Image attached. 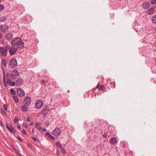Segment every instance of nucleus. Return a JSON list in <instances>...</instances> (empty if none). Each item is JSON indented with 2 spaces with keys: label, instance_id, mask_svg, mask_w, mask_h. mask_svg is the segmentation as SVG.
I'll return each mask as SVG.
<instances>
[{
  "label": "nucleus",
  "instance_id": "f257e3e1",
  "mask_svg": "<svg viewBox=\"0 0 156 156\" xmlns=\"http://www.w3.org/2000/svg\"><path fill=\"white\" fill-rule=\"evenodd\" d=\"M43 102L41 100H38L36 102L35 107L37 109H39L43 106Z\"/></svg>",
  "mask_w": 156,
  "mask_h": 156
},
{
  "label": "nucleus",
  "instance_id": "f03ea898",
  "mask_svg": "<svg viewBox=\"0 0 156 156\" xmlns=\"http://www.w3.org/2000/svg\"><path fill=\"white\" fill-rule=\"evenodd\" d=\"M19 73L18 70H15L11 73V76L12 79H15L19 76Z\"/></svg>",
  "mask_w": 156,
  "mask_h": 156
},
{
  "label": "nucleus",
  "instance_id": "7ed1b4c3",
  "mask_svg": "<svg viewBox=\"0 0 156 156\" xmlns=\"http://www.w3.org/2000/svg\"><path fill=\"white\" fill-rule=\"evenodd\" d=\"M21 41V39L20 37H17L14 38L11 41V44L13 46H16L18 43Z\"/></svg>",
  "mask_w": 156,
  "mask_h": 156
},
{
  "label": "nucleus",
  "instance_id": "20e7f679",
  "mask_svg": "<svg viewBox=\"0 0 156 156\" xmlns=\"http://www.w3.org/2000/svg\"><path fill=\"white\" fill-rule=\"evenodd\" d=\"M17 49H18L16 48H15V47H11L9 50L10 55H15L17 51Z\"/></svg>",
  "mask_w": 156,
  "mask_h": 156
},
{
  "label": "nucleus",
  "instance_id": "39448f33",
  "mask_svg": "<svg viewBox=\"0 0 156 156\" xmlns=\"http://www.w3.org/2000/svg\"><path fill=\"white\" fill-rule=\"evenodd\" d=\"M10 65L12 68H14L17 65V62L16 59L12 58L10 62Z\"/></svg>",
  "mask_w": 156,
  "mask_h": 156
},
{
  "label": "nucleus",
  "instance_id": "423d86ee",
  "mask_svg": "<svg viewBox=\"0 0 156 156\" xmlns=\"http://www.w3.org/2000/svg\"><path fill=\"white\" fill-rule=\"evenodd\" d=\"M61 131L58 128L56 127L52 132V133L55 136H58L61 134Z\"/></svg>",
  "mask_w": 156,
  "mask_h": 156
},
{
  "label": "nucleus",
  "instance_id": "0eeeda50",
  "mask_svg": "<svg viewBox=\"0 0 156 156\" xmlns=\"http://www.w3.org/2000/svg\"><path fill=\"white\" fill-rule=\"evenodd\" d=\"M24 104L26 106H29L31 103V98L28 96L24 100Z\"/></svg>",
  "mask_w": 156,
  "mask_h": 156
},
{
  "label": "nucleus",
  "instance_id": "6e6552de",
  "mask_svg": "<svg viewBox=\"0 0 156 156\" xmlns=\"http://www.w3.org/2000/svg\"><path fill=\"white\" fill-rule=\"evenodd\" d=\"M98 88L99 90H103L104 92H105L107 91V90H105V87L104 85L101 86L98 83L96 86L95 89Z\"/></svg>",
  "mask_w": 156,
  "mask_h": 156
},
{
  "label": "nucleus",
  "instance_id": "1a4fd4ad",
  "mask_svg": "<svg viewBox=\"0 0 156 156\" xmlns=\"http://www.w3.org/2000/svg\"><path fill=\"white\" fill-rule=\"evenodd\" d=\"M17 93L18 95L21 97H23L24 96L25 94L23 89L21 88H19L17 90Z\"/></svg>",
  "mask_w": 156,
  "mask_h": 156
},
{
  "label": "nucleus",
  "instance_id": "9d476101",
  "mask_svg": "<svg viewBox=\"0 0 156 156\" xmlns=\"http://www.w3.org/2000/svg\"><path fill=\"white\" fill-rule=\"evenodd\" d=\"M6 128L11 133H15L16 132V131L14 130V128L11 125H10V127H9L8 126L7 124H6Z\"/></svg>",
  "mask_w": 156,
  "mask_h": 156
},
{
  "label": "nucleus",
  "instance_id": "9b49d317",
  "mask_svg": "<svg viewBox=\"0 0 156 156\" xmlns=\"http://www.w3.org/2000/svg\"><path fill=\"white\" fill-rule=\"evenodd\" d=\"M24 43L21 41L19 42H18L16 44V46H17V49H22L24 47Z\"/></svg>",
  "mask_w": 156,
  "mask_h": 156
},
{
  "label": "nucleus",
  "instance_id": "f8f14e48",
  "mask_svg": "<svg viewBox=\"0 0 156 156\" xmlns=\"http://www.w3.org/2000/svg\"><path fill=\"white\" fill-rule=\"evenodd\" d=\"M0 51L2 56H5L6 55L7 53V50L6 49L5 50L2 47H1L0 48Z\"/></svg>",
  "mask_w": 156,
  "mask_h": 156
},
{
  "label": "nucleus",
  "instance_id": "ddd939ff",
  "mask_svg": "<svg viewBox=\"0 0 156 156\" xmlns=\"http://www.w3.org/2000/svg\"><path fill=\"white\" fill-rule=\"evenodd\" d=\"M143 7L145 9H148L150 6V3L148 2H144L143 3Z\"/></svg>",
  "mask_w": 156,
  "mask_h": 156
},
{
  "label": "nucleus",
  "instance_id": "4468645a",
  "mask_svg": "<svg viewBox=\"0 0 156 156\" xmlns=\"http://www.w3.org/2000/svg\"><path fill=\"white\" fill-rule=\"evenodd\" d=\"M23 80L21 78H18L16 81V84L18 86H20L23 84Z\"/></svg>",
  "mask_w": 156,
  "mask_h": 156
},
{
  "label": "nucleus",
  "instance_id": "2eb2a0df",
  "mask_svg": "<svg viewBox=\"0 0 156 156\" xmlns=\"http://www.w3.org/2000/svg\"><path fill=\"white\" fill-rule=\"evenodd\" d=\"M5 37L6 38L7 40H10L12 39L13 36L12 34L11 33H7L6 34Z\"/></svg>",
  "mask_w": 156,
  "mask_h": 156
},
{
  "label": "nucleus",
  "instance_id": "dca6fc26",
  "mask_svg": "<svg viewBox=\"0 0 156 156\" xmlns=\"http://www.w3.org/2000/svg\"><path fill=\"white\" fill-rule=\"evenodd\" d=\"M49 81H50V79L49 77L48 76H45L44 77L43 79L42 80V83L43 84V82H46V83H49Z\"/></svg>",
  "mask_w": 156,
  "mask_h": 156
},
{
  "label": "nucleus",
  "instance_id": "f3484780",
  "mask_svg": "<svg viewBox=\"0 0 156 156\" xmlns=\"http://www.w3.org/2000/svg\"><path fill=\"white\" fill-rule=\"evenodd\" d=\"M111 143L115 145L117 143V140L116 138L115 137H112L110 140Z\"/></svg>",
  "mask_w": 156,
  "mask_h": 156
},
{
  "label": "nucleus",
  "instance_id": "a211bd4d",
  "mask_svg": "<svg viewBox=\"0 0 156 156\" xmlns=\"http://www.w3.org/2000/svg\"><path fill=\"white\" fill-rule=\"evenodd\" d=\"M112 84L113 85H114V88L115 87V86L114 83H107L105 84V86H104L105 87V90L107 88V90H109L110 89V87L109 86V85H111Z\"/></svg>",
  "mask_w": 156,
  "mask_h": 156
},
{
  "label": "nucleus",
  "instance_id": "6ab92c4d",
  "mask_svg": "<svg viewBox=\"0 0 156 156\" xmlns=\"http://www.w3.org/2000/svg\"><path fill=\"white\" fill-rule=\"evenodd\" d=\"M49 111V108L47 106L45 109H43L42 111V112L43 115H46L47 114Z\"/></svg>",
  "mask_w": 156,
  "mask_h": 156
},
{
  "label": "nucleus",
  "instance_id": "aec40b11",
  "mask_svg": "<svg viewBox=\"0 0 156 156\" xmlns=\"http://www.w3.org/2000/svg\"><path fill=\"white\" fill-rule=\"evenodd\" d=\"M154 9L153 7H152L149 9L148 11V14L149 15H151L154 13Z\"/></svg>",
  "mask_w": 156,
  "mask_h": 156
},
{
  "label": "nucleus",
  "instance_id": "412c9836",
  "mask_svg": "<svg viewBox=\"0 0 156 156\" xmlns=\"http://www.w3.org/2000/svg\"><path fill=\"white\" fill-rule=\"evenodd\" d=\"M46 135L48 136L49 138L52 139V140H55V137L53 136H52L49 133H46Z\"/></svg>",
  "mask_w": 156,
  "mask_h": 156
},
{
  "label": "nucleus",
  "instance_id": "4be33fe9",
  "mask_svg": "<svg viewBox=\"0 0 156 156\" xmlns=\"http://www.w3.org/2000/svg\"><path fill=\"white\" fill-rule=\"evenodd\" d=\"M4 32H7L9 29V27H8L7 24H5L4 26Z\"/></svg>",
  "mask_w": 156,
  "mask_h": 156
},
{
  "label": "nucleus",
  "instance_id": "5701e85b",
  "mask_svg": "<svg viewBox=\"0 0 156 156\" xmlns=\"http://www.w3.org/2000/svg\"><path fill=\"white\" fill-rule=\"evenodd\" d=\"M26 106L25 105L24 106H21L22 109L23 111L27 112V108L26 107Z\"/></svg>",
  "mask_w": 156,
  "mask_h": 156
},
{
  "label": "nucleus",
  "instance_id": "b1692460",
  "mask_svg": "<svg viewBox=\"0 0 156 156\" xmlns=\"http://www.w3.org/2000/svg\"><path fill=\"white\" fill-rule=\"evenodd\" d=\"M13 97L15 102L16 103H17L19 101L18 96L17 95H15L13 96Z\"/></svg>",
  "mask_w": 156,
  "mask_h": 156
},
{
  "label": "nucleus",
  "instance_id": "393cba45",
  "mask_svg": "<svg viewBox=\"0 0 156 156\" xmlns=\"http://www.w3.org/2000/svg\"><path fill=\"white\" fill-rule=\"evenodd\" d=\"M152 21L154 23H156V15L153 16L152 17Z\"/></svg>",
  "mask_w": 156,
  "mask_h": 156
},
{
  "label": "nucleus",
  "instance_id": "a878e982",
  "mask_svg": "<svg viewBox=\"0 0 156 156\" xmlns=\"http://www.w3.org/2000/svg\"><path fill=\"white\" fill-rule=\"evenodd\" d=\"M26 20L27 21H30L31 20V16L29 15H27L26 16Z\"/></svg>",
  "mask_w": 156,
  "mask_h": 156
},
{
  "label": "nucleus",
  "instance_id": "bb28decb",
  "mask_svg": "<svg viewBox=\"0 0 156 156\" xmlns=\"http://www.w3.org/2000/svg\"><path fill=\"white\" fill-rule=\"evenodd\" d=\"M35 126L37 129H39L40 130L41 129V125L39 124L38 123H36L35 124Z\"/></svg>",
  "mask_w": 156,
  "mask_h": 156
},
{
  "label": "nucleus",
  "instance_id": "cd10ccee",
  "mask_svg": "<svg viewBox=\"0 0 156 156\" xmlns=\"http://www.w3.org/2000/svg\"><path fill=\"white\" fill-rule=\"evenodd\" d=\"M10 91L12 93V95H15L16 94V91L13 89H11L10 90Z\"/></svg>",
  "mask_w": 156,
  "mask_h": 156
},
{
  "label": "nucleus",
  "instance_id": "c85d7f7f",
  "mask_svg": "<svg viewBox=\"0 0 156 156\" xmlns=\"http://www.w3.org/2000/svg\"><path fill=\"white\" fill-rule=\"evenodd\" d=\"M56 145L58 147H59L60 148H61L62 147V145L61 144H60V143H59V142H56V143H55Z\"/></svg>",
  "mask_w": 156,
  "mask_h": 156
},
{
  "label": "nucleus",
  "instance_id": "c756f323",
  "mask_svg": "<svg viewBox=\"0 0 156 156\" xmlns=\"http://www.w3.org/2000/svg\"><path fill=\"white\" fill-rule=\"evenodd\" d=\"M1 62L2 63V64L4 66L6 65V62L5 60L4 59H2V61Z\"/></svg>",
  "mask_w": 156,
  "mask_h": 156
},
{
  "label": "nucleus",
  "instance_id": "7c9ffc66",
  "mask_svg": "<svg viewBox=\"0 0 156 156\" xmlns=\"http://www.w3.org/2000/svg\"><path fill=\"white\" fill-rule=\"evenodd\" d=\"M3 108L7 112V104L4 105L3 106Z\"/></svg>",
  "mask_w": 156,
  "mask_h": 156
},
{
  "label": "nucleus",
  "instance_id": "2f4dec72",
  "mask_svg": "<svg viewBox=\"0 0 156 156\" xmlns=\"http://www.w3.org/2000/svg\"><path fill=\"white\" fill-rule=\"evenodd\" d=\"M18 121V117L16 116L14 120V122L15 123H16Z\"/></svg>",
  "mask_w": 156,
  "mask_h": 156
},
{
  "label": "nucleus",
  "instance_id": "473e14b6",
  "mask_svg": "<svg viewBox=\"0 0 156 156\" xmlns=\"http://www.w3.org/2000/svg\"><path fill=\"white\" fill-rule=\"evenodd\" d=\"M16 138L20 141L22 142L23 141V140L21 138L19 137V136H17L16 137Z\"/></svg>",
  "mask_w": 156,
  "mask_h": 156
},
{
  "label": "nucleus",
  "instance_id": "72a5a7b5",
  "mask_svg": "<svg viewBox=\"0 0 156 156\" xmlns=\"http://www.w3.org/2000/svg\"><path fill=\"white\" fill-rule=\"evenodd\" d=\"M61 148V152L62 153L64 154H66V152L64 149L63 147H62Z\"/></svg>",
  "mask_w": 156,
  "mask_h": 156
},
{
  "label": "nucleus",
  "instance_id": "f704fd0d",
  "mask_svg": "<svg viewBox=\"0 0 156 156\" xmlns=\"http://www.w3.org/2000/svg\"><path fill=\"white\" fill-rule=\"evenodd\" d=\"M43 83L42 84V81H41V85H48L49 84V83H46V82H43Z\"/></svg>",
  "mask_w": 156,
  "mask_h": 156
},
{
  "label": "nucleus",
  "instance_id": "c9c22d12",
  "mask_svg": "<svg viewBox=\"0 0 156 156\" xmlns=\"http://www.w3.org/2000/svg\"><path fill=\"white\" fill-rule=\"evenodd\" d=\"M4 8L3 5H0V11H2L4 9Z\"/></svg>",
  "mask_w": 156,
  "mask_h": 156
},
{
  "label": "nucleus",
  "instance_id": "e433bc0d",
  "mask_svg": "<svg viewBox=\"0 0 156 156\" xmlns=\"http://www.w3.org/2000/svg\"><path fill=\"white\" fill-rule=\"evenodd\" d=\"M103 136L105 138H106L107 136V134L105 132L103 134H102Z\"/></svg>",
  "mask_w": 156,
  "mask_h": 156
},
{
  "label": "nucleus",
  "instance_id": "4c0bfd02",
  "mask_svg": "<svg viewBox=\"0 0 156 156\" xmlns=\"http://www.w3.org/2000/svg\"><path fill=\"white\" fill-rule=\"evenodd\" d=\"M11 82L12 81L11 80L8 79L7 81V83L9 85H10Z\"/></svg>",
  "mask_w": 156,
  "mask_h": 156
},
{
  "label": "nucleus",
  "instance_id": "58836bf2",
  "mask_svg": "<svg viewBox=\"0 0 156 156\" xmlns=\"http://www.w3.org/2000/svg\"><path fill=\"white\" fill-rule=\"evenodd\" d=\"M151 3L152 4H156V0H153L151 1Z\"/></svg>",
  "mask_w": 156,
  "mask_h": 156
},
{
  "label": "nucleus",
  "instance_id": "ea45409f",
  "mask_svg": "<svg viewBox=\"0 0 156 156\" xmlns=\"http://www.w3.org/2000/svg\"><path fill=\"white\" fill-rule=\"evenodd\" d=\"M0 110L2 112L4 115H6V113L5 112V111L2 108H0Z\"/></svg>",
  "mask_w": 156,
  "mask_h": 156
},
{
  "label": "nucleus",
  "instance_id": "a19ab883",
  "mask_svg": "<svg viewBox=\"0 0 156 156\" xmlns=\"http://www.w3.org/2000/svg\"><path fill=\"white\" fill-rule=\"evenodd\" d=\"M15 84L16 82L15 83L14 82H12L11 83V84H10V85L11 86H15Z\"/></svg>",
  "mask_w": 156,
  "mask_h": 156
},
{
  "label": "nucleus",
  "instance_id": "79ce46f5",
  "mask_svg": "<svg viewBox=\"0 0 156 156\" xmlns=\"http://www.w3.org/2000/svg\"><path fill=\"white\" fill-rule=\"evenodd\" d=\"M31 121V119H30L29 117H27V121L28 122H30Z\"/></svg>",
  "mask_w": 156,
  "mask_h": 156
},
{
  "label": "nucleus",
  "instance_id": "37998d69",
  "mask_svg": "<svg viewBox=\"0 0 156 156\" xmlns=\"http://www.w3.org/2000/svg\"><path fill=\"white\" fill-rule=\"evenodd\" d=\"M32 138L35 141H37V138L35 137H32Z\"/></svg>",
  "mask_w": 156,
  "mask_h": 156
},
{
  "label": "nucleus",
  "instance_id": "c03bdc74",
  "mask_svg": "<svg viewBox=\"0 0 156 156\" xmlns=\"http://www.w3.org/2000/svg\"><path fill=\"white\" fill-rule=\"evenodd\" d=\"M22 133L24 134H26L27 133H26V131L25 130L23 129L22 130Z\"/></svg>",
  "mask_w": 156,
  "mask_h": 156
},
{
  "label": "nucleus",
  "instance_id": "a18cd8bd",
  "mask_svg": "<svg viewBox=\"0 0 156 156\" xmlns=\"http://www.w3.org/2000/svg\"><path fill=\"white\" fill-rule=\"evenodd\" d=\"M27 146L28 147L30 148H32V145L31 144H27Z\"/></svg>",
  "mask_w": 156,
  "mask_h": 156
},
{
  "label": "nucleus",
  "instance_id": "49530a36",
  "mask_svg": "<svg viewBox=\"0 0 156 156\" xmlns=\"http://www.w3.org/2000/svg\"><path fill=\"white\" fill-rule=\"evenodd\" d=\"M3 82H5V74H4V75H3Z\"/></svg>",
  "mask_w": 156,
  "mask_h": 156
},
{
  "label": "nucleus",
  "instance_id": "de8ad7c7",
  "mask_svg": "<svg viewBox=\"0 0 156 156\" xmlns=\"http://www.w3.org/2000/svg\"><path fill=\"white\" fill-rule=\"evenodd\" d=\"M4 27V26L3 25H1L0 26V28L3 30V28Z\"/></svg>",
  "mask_w": 156,
  "mask_h": 156
},
{
  "label": "nucleus",
  "instance_id": "09e8293b",
  "mask_svg": "<svg viewBox=\"0 0 156 156\" xmlns=\"http://www.w3.org/2000/svg\"><path fill=\"white\" fill-rule=\"evenodd\" d=\"M0 125H1V126L2 127L3 126V124L2 122L0 121Z\"/></svg>",
  "mask_w": 156,
  "mask_h": 156
},
{
  "label": "nucleus",
  "instance_id": "8fccbe9b",
  "mask_svg": "<svg viewBox=\"0 0 156 156\" xmlns=\"http://www.w3.org/2000/svg\"><path fill=\"white\" fill-rule=\"evenodd\" d=\"M10 74L9 73H7L6 74V76L7 77H9L10 76Z\"/></svg>",
  "mask_w": 156,
  "mask_h": 156
},
{
  "label": "nucleus",
  "instance_id": "3c124183",
  "mask_svg": "<svg viewBox=\"0 0 156 156\" xmlns=\"http://www.w3.org/2000/svg\"><path fill=\"white\" fill-rule=\"evenodd\" d=\"M3 85L4 86L6 87L7 86V85L6 83V82H3Z\"/></svg>",
  "mask_w": 156,
  "mask_h": 156
},
{
  "label": "nucleus",
  "instance_id": "603ef678",
  "mask_svg": "<svg viewBox=\"0 0 156 156\" xmlns=\"http://www.w3.org/2000/svg\"><path fill=\"white\" fill-rule=\"evenodd\" d=\"M43 131L45 132L46 131V129L44 128H41V129Z\"/></svg>",
  "mask_w": 156,
  "mask_h": 156
},
{
  "label": "nucleus",
  "instance_id": "864d4df0",
  "mask_svg": "<svg viewBox=\"0 0 156 156\" xmlns=\"http://www.w3.org/2000/svg\"><path fill=\"white\" fill-rule=\"evenodd\" d=\"M17 127V128L18 129H21V127L20 126H18Z\"/></svg>",
  "mask_w": 156,
  "mask_h": 156
},
{
  "label": "nucleus",
  "instance_id": "5fc2aeb1",
  "mask_svg": "<svg viewBox=\"0 0 156 156\" xmlns=\"http://www.w3.org/2000/svg\"><path fill=\"white\" fill-rule=\"evenodd\" d=\"M56 154L57 155H59V152L58 151H56Z\"/></svg>",
  "mask_w": 156,
  "mask_h": 156
},
{
  "label": "nucleus",
  "instance_id": "6e6d98bb",
  "mask_svg": "<svg viewBox=\"0 0 156 156\" xmlns=\"http://www.w3.org/2000/svg\"><path fill=\"white\" fill-rule=\"evenodd\" d=\"M30 125H33V121H31V123L30 124Z\"/></svg>",
  "mask_w": 156,
  "mask_h": 156
},
{
  "label": "nucleus",
  "instance_id": "4d7b16f0",
  "mask_svg": "<svg viewBox=\"0 0 156 156\" xmlns=\"http://www.w3.org/2000/svg\"><path fill=\"white\" fill-rule=\"evenodd\" d=\"M32 132L33 133H34V129H32Z\"/></svg>",
  "mask_w": 156,
  "mask_h": 156
},
{
  "label": "nucleus",
  "instance_id": "13d9d810",
  "mask_svg": "<svg viewBox=\"0 0 156 156\" xmlns=\"http://www.w3.org/2000/svg\"><path fill=\"white\" fill-rule=\"evenodd\" d=\"M24 126H25V128H27L28 127L27 126V125H25Z\"/></svg>",
  "mask_w": 156,
  "mask_h": 156
},
{
  "label": "nucleus",
  "instance_id": "bf43d9fd",
  "mask_svg": "<svg viewBox=\"0 0 156 156\" xmlns=\"http://www.w3.org/2000/svg\"><path fill=\"white\" fill-rule=\"evenodd\" d=\"M2 37V35L1 34H0V39Z\"/></svg>",
  "mask_w": 156,
  "mask_h": 156
},
{
  "label": "nucleus",
  "instance_id": "052dcab7",
  "mask_svg": "<svg viewBox=\"0 0 156 156\" xmlns=\"http://www.w3.org/2000/svg\"><path fill=\"white\" fill-rule=\"evenodd\" d=\"M113 130H112L111 132V134H112L113 133Z\"/></svg>",
  "mask_w": 156,
  "mask_h": 156
},
{
  "label": "nucleus",
  "instance_id": "680f3d73",
  "mask_svg": "<svg viewBox=\"0 0 156 156\" xmlns=\"http://www.w3.org/2000/svg\"><path fill=\"white\" fill-rule=\"evenodd\" d=\"M96 94H97V93H95V94H94V96H96Z\"/></svg>",
  "mask_w": 156,
  "mask_h": 156
},
{
  "label": "nucleus",
  "instance_id": "e2e57ef3",
  "mask_svg": "<svg viewBox=\"0 0 156 156\" xmlns=\"http://www.w3.org/2000/svg\"><path fill=\"white\" fill-rule=\"evenodd\" d=\"M112 129H113V130H114V128H113Z\"/></svg>",
  "mask_w": 156,
  "mask_h": 156
},
{
  "label": "nucleus",
  "instance_id": "0e129e2a",
  "mask_svg": "<svg viewBox=\"0 0 156 156\" xmlns=\"http://www.w3.org/2000/svg\"><path fill=\"white\" fill-rule=\"evenodd\" d=\"M1 0H0V2H1Z\"/></svg>",
  "mask_w": 156,
  "mask_h": 156
},
{
  "label": "nucleus",
  "instance_id": "69168bd1",
  "mask_svg": "<svg viewBox=\"0 0 156 156\" xmlns=\"http://www.w3.org/2000/svg\"><path fill=\"white\" fill-rule=\"evenodd\" d=\"M155 8H156V6H155Z\"/></svg>",
  "mask_w": 156,
  "mask_h": 156
}]
</instances>
